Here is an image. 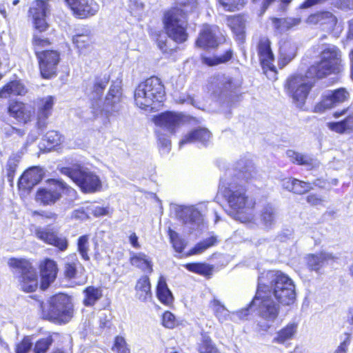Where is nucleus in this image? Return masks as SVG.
<instances>
[{"instance_id":"nucleus-1","label":"nucleus","mask_w":353,"mask_h":353,"mask_svg":"<svg viewBox=\"0 0 353 353\" xmlns=\"http://www.w3.org/2000/svg\"><path fill=\"white\" fill-rule=\"evenodd\" d=\"M296 298L293 280L280 271L269 270L261 274L258 288L252 303L258 306L259 316L269 327L277 319L280 305L290 306Z\"/></svg>"},{"instance_id":"nucleus-2","label":"nucleus","mask_w":353,"mask_h":353,"mask_svg":"<svg viewBox=\"0 0 353 353\" xmlns=\"http://www.w3.org/2000/svg\"><path fill=\"white\" fill-rule=\"evenodd\" d=\"M236 183L229 182L228 179H221L219 188L223 190L224 196L232 210V215L236 220L242 223H248L254 219L255 201L249 197L243 188H237Z\"/></svg>"},{"instance_id":"nucleus-3","label":"nucleus","mask_w":353,"mask_h":353,"mask_svg":"<svg viewBox=\"0 0 353 353\" xmlns=\"http://www.w3.org/2000/svg\"><path fill=\"white\" fill-rule=\"evenodd\" d=\"M165 95L161 79L152 77L140 83L134 90V102L137 107L145 110L159 108Z\"/></svg>"},{"instance_id":"nucleus-4","label":"nucleus","mask_w":353,"mask_h":353,"mask_svg":"<svg viewBox=\"0 0 353 353\" xmlns=\"http://www.w3.org/2000/svg\"><path fill=\"white\" fill-rule=\"evenodd\" d=\"M61 172L69 176L85 193H94L102 188L100 177L94 172L79 164L62 168Z\"/></svg>"},{"instance_id":"nucleus-5","label":"nucleus","mask_w":353,"mask_h":353,"mask_svg":"<svg viewBox=\"0 0 353 353\" xmlns=\"http://www.w3.org/2000/svg\"><path fill=\"white\" fill-rule=\"evenodd\" d=\"M341 51L335 46H326L321 53V61L308 69L310 75L323 78L331 73L338 72L342 61Z\"/></svg>"},{"instance_id":"nucleus-6","label":"nucleus","mask_w":353,"mask_h":353,"mask_svg":"<svg viewBox=\"0 0 353 353\" xmlns=\"http://www.w3.org/2000/svg\"><path fill=\"white\" fill-rule=\"evenodd\" d=\"M164 26L168 36L176 43H183L188 39L187 20L185 12L179 8L168 11L164 16Z\"/></svg>"},{"instance_id":"nucleus-7","label":"nucleus","mask_w":353,"mask_h":353,"mask_svg":"<svg viewBox=\"0 0 353 353\" xmlns=\"http://www.w3.org/2000/svg\"><path fill=\"white\" fill-rule=\"evenodd\" d=\"M314 75H310L308 70L305 75L297 74L290 77L286 83V90L293 103L301 107L313 86Z\"/></svg>"},{"instance_id":"nucleus-8","label":"nucleus","mask_w":353,"mask_h":353,"mask_svg":"<svg viewBox=\"0 0 353 353\" xmlns=\"http://www.w3.org/2000/svg\"><path fill=\"white\" fill-rule=\"evenodd\" d=\"M73 310L70 298L59 294L50 298L47 314H43L46 319L55 323H65L72 317Z\"/></svg>"},{"instance_id":"nucleus-9","label":"nucleus","mask_w":353,"mask_h":353,"mask_svg":"<svg viewBox=\"0 0 353 353\" xmlns=\"http://www.w3.org/2000/svg\"><path fill=\"white\" fill-rule=\"evenodd\" d=\"M50 183L51 187L49 189H41L37 192L36 196L37 201L45 205L54 203L60 199L61 192L67 194L72 200L77 198L76 190L63 181L51 179Z\"/></svg>"},{"instance_id":"nucleus-10","label":"nucleus","mask_w":353,"mask_h":353,"mask_svg":"<svg viewBox=\"0 0 353 353\" xmlns=\"http://www.w3.org/2000/svg\"><path fill=\"white\" fill-rule=\"evenodd\" d=\"M10 267L17 269L21 273L20 285L27 292L34 291L38 286V277L36 270L31 263L26 259H10L8 261Z\"/></svg>"},{"instance_id":"nucleus-11","label":"nucleus","mask_w":353,"mask_h":353,"mask_svg":"<svg viewBox=\"0 0 353 353\" xmlns=\"http://www.w3.org/2000/svg\"><path fill=\"white\" fill-rule=\"evenodd\" d=\"M221 40V34L216 26L204 24L199 31L195 44L202 49L214 48L219 46Z\"/></svg>"},{"instance_id":"nucleus-12","label":"nucleus","mask_w":353,"mask_h":353,"mask_svg":"<svg viewBox=\"0 0 353 353\" xmlns=\"http://www.w3.org/2000/svg\"><path fill=\"white\" fill-rule=\"evenodd\" d=\"M49 12L48 0H36L31 4L29 10L36 30L39 32L45 31L48 28L46 17Z\"/></svg>"},{"instance_id":"nucleus-13","label":"nucleus","mask_w":353,"mask_h":353,"mask_svg":"<svg viewBox=\"0 0 353 353\" xmlns=\"http://www.w3.org/2000/svg\"><path fill=\"white\" fill-rule=\"evenodd\" d=\"M39 60V68L43 78L50 79L56 73L57 65L59 62V54L54 50H44L37 55Z\"/></svg>"},{"instance_id":"nucleus-14","label":"nucleus","mask_w":353,"mask_h":353,"mask_svg":"<svg viewBox=\"0 0 353 353\" xmlns=\"http://www.w3.org/2000/svg\"><path fill=\"white\" fill-rule=\"evenodd\" d=\"M333 116L334 118L345 117L344 119L338 122H328L327 127L332 131L339 133H350L353 131V112L347 108L341 111H336Z\"/></svg>"},{"instance_id":"nucleus-15","label":"nucleus","mask_w":353,"mask_h":353,"mask_svg":"<svg viewBox=\"0 0 353 353\" xmlns=\"http://www.w3.org/2000/svg\"><path fill=\"white\" fill-rule=\"evenodd\" d=\"M74 14L81 19L94 15L99 10V4L94 0H65Z\"/></svg>"},{"instance_id":"nucleus-16","label":"nucleus","mask_w":353,"mask_h":353,"mask_svg":"<svg viewBox=\"0 0 353 353\" xmlns=\"http://www.w3.org/2000/svg\"><path fill=\"white\" fill-rule=\"evenodd\" d=\"M8 113L17 122L26 124L31 121L34 110L31 105L20 101H12L8 107Z\"/></svg>"},{"instance_id":"nucleus-17","label":"nucleus","mask_w":353,"mask_h":353,"mask_svg":"<svg viewBox=\"0 0 353 353\" xmlns=\"http://www.w3.org/2000/svg\"><path fill=\"white\" fill-rule=\"evenodd\" d=\"M54 99L52 96H47L39 99L37 102V127L43 130L47 127L48 119L51 115Z\"/></svg>"},{"instance_id":"nucleus-18","label":"nucleus","mask_w":353,"mask_h":353,"mask_svg":"<svg viewBox=\"0 0 353 353\" xmlns=\"http://www.w3.org/2000/svg\"><path fill=\"white\" fill-rule=\"evenodd\" d=\"M36 236L43 242L57 247L61 251H65L68 246L65 237L47 228H39L35 231Z\"/></svg>"},{"instance_id":"nucleus-19","label":"nucleus","mask_w":353,"mask_h":353,"mask_svg":"<svg viewBox=\"0 0 353 353\" xmlns=\"http://www.w3.org/2000/svg\"><path fill=\"white\" fill-rule=\"evenodd\" d=\"M210 307L220 321L227 320L228 317H230L232 321L246 319L250 314L248 307L230 314L228 310L216 299L210 301Z\"/></svg>"},{"instance_id":"nucleus-20","label":"nucleus","mask_w":353,"mask_h":353,"mask_svg":"<svg viewBox=\"0 0 353 353\" xmlns=\"http://www.w3.org/2000/svg\"><path fill=\"white\" fill-rule=\"evenodd\" d=\"M270 44V41L267 37L261 38L258 43V54L264 72L268 70L276 72V67L274 65V57Z\"/></svg>"},{"instance_id":"nucleus-21","label":"nucleus","mask_w":353,"mask_h":353,"mask_svg":"<svg viewBox=\"0 0 353 353\" xmlns=\"http://www.w3.org/2000/svg\"><path fill=\"white\" fill-rule=\"evenodd\" d=\"M176 216L184 224H189L190 230H194L202 222L201 214L194 206H179L176 210Z\"/></svg>"},{"instance_id":"nucleus-22","label":"nucleus","mask_w":353,"mask_h":353,"mask_svg":"<svg viewBox=\"0 0 353 353\" xmlns=\"http://www.w3.org/2000/svg\"><path fill=\"white\" fill-rule=\"evenodd\" d=\"M154 122L157 125L173 133L175 129L183 122V117L179 113L166 112L157 117Z\"/></svg>"},{"instance_id":"nucleus-23","label":"nucleus","mask_w":353,"mask_h":353,"mask_svg":"<svg viewBox=\"0 0 353 353\" xmlns=\"http://www.w3.org/2000/svg\"><path fill=\"white\" fill-rule=\"evenodd\" d=\"M41 288L46 290L54 281L57 276L58 268L55 261L46 259L41 263Z\"/></svg>"},{"instance_id":"nucleus-24","label":"nucleus","mask_w":353,"mask_h":353,"mask_svg":"<svg viewBox=\"0 0 353 353\" xmlns=\"http://www.w3.org/2000/svg\"><path fill=\"white\" fill-rule=\"evenodd\" d=\"M43 172L40 168H31L27 170L19 179V188L23 190H30L41 180Z\"/></svg>"},{"instance_id":"nucleus-25","label":"nucleus","mask_w":353,"mask_h":353,"mask_svg":"<svg viewBox=\"0 0 353 353\" xmlns=\"http://www.w3.org/2000/svg\"><path fill=\"white\" fill-rule=\"evenodd\" d=\"M256 175L255 169L251 165H248L243 168V170H239L233 177H230L231 173L230 172L221 179H228L229 182L236 183L237 187L242 188L245 183L252 182Z\"/></svg>"},{"instance_id":"nucleus-26","label":"nucleus","mask_w":353,"mask_h":353,"mask_svg":"<svg viewBox=\"0 0 353 353\" xmlns=\"http://www.w3.org/2000/svg\"><path fill=\"white\" fill-rule=\"evenodd\" d=\"M130 263L143 272H153V262L150 256L143 252H130Z\"/></svg>"},{"instance_id":"nucleus-27","label":"nucleus","mask_w":353,"mask_h":353,"mask_svg":"<svg viewBox=\"0 0 353 353\" xmlns=\"http://www.w3.org/2000/svg\"><path fill=\"white\" fill-rule=\"evenodd\" d=\"M286 155L292 163L304 165L308 169H312L313 168L318 167L319 165V162L317 159L312 156L292 150H288Z\"/></svg>"},{"instance_id":"nucleus-28","label":"nucleus","mask_w":353,"mask_h":353,"mask_svg":"<svg viewBox=\"0 0 353 353\" xmlns=\"http://www.w3.org/2000/svg\"><path fill=\"white\" fill-rule=\"evenodd\" d=\"M297 46L292 41H285L280 46L279 64L284 67L288 64L296 56Z\"/></svg>"},{"instance_id":"nucleus-29","label":"nucleus","mask_w":353,"mask_h":353,"mask_svg":"<svg viewBox=\"0 0 353 353\" xmlns=\"http://www.w3.org/2000/svg\"><path fill=\"white\" fill-rule=\"evenodd\" d=\"M278 217L276 208L272 204H267L263 207L260 212V222L267 230L273 228Z\"/></svg>"},{"instance_id":"nucleus-30","label":"nucleus","mask_w":353,"mask_h":353,"mask_svg":"<svg viewBox=\"0 0 353 353\" xmlns=\"http://www.w3.org/2000/svg\"><path fill=\"white\" fill-rule=\"evenodd\" d=\"M211 137V133L206 128H199L191 131L185 134L179 142V146L186 143H192L195 141H199L205 143L208 141Z\"/></svg>"},{"instance_id":"nucleus-31","label":"nucleus","mask_w":353,"mask_h":353,"mask_svg":"<svg viewBox=\"0 0 353 353\" xmlns=\"http://www.w3.org/2000/svg\"><path fill=\"white\" fill-rule=\"evenodd\" d=\"M136 297L141 301H147L152 297L151 284L147 275L141 276L135 285Z\"/></svg>"},{"instance_id":"nucleus-32","label":"nucleus","mask_w":353,"mask_h":353,"mask_svg":"<svg viewBox=\"0 0 353 353\" xmlns=\"http://www.w3.org/2000/svg\"><path fill=\"white\" fill-rule=\"evenodd\" d=\"M72 40L79 54H85L92 48V37L88 32L77 34L72 37Z\"/></svg>"},{"instance_id":"nucleus-33","label":"nucleus","mask_w":353,"mask_h":353,"mask_svg":"<svg viewBox=\"0 0 353 353\" xmlns=\"http://www.w3.org/2000/svg\"><path fill=\"white\" fill-rule=\"evenodd\" d=\"M336 259L332 254L321 252L316 254H310L307 257L308 266L313 270H319L329 261Z\"/></svg>"},{"instance_id":"nucleus-34","label":"nucleus","mask_w":353,"mask_h":353,"mask_svg":"<svg viewBox=\"0 0 353 353\" xmlns=\"http://www.w3.org/2000/svg\"><path fill=\"white\" fill-rule=\"evenodd\" d=\"M157 295L159 300L165 305H170L173 301V296L168 289L165 278L161 276L157 287Z\"/></svg>"},{"instance_id":"nucleus-35","label":"nucleus","mask_w":353,"mask_h":353,"mask_svg":"<svg viewBox=\"0 0 353 353\" xmlns=\"http://www.w3.org/2000/svg\"><path fill=\"white\" fill-rule=\"evenodd\" d=\"M26 92L27 90L22 83L19 81H13L6 84L0 90V97L7 98L10 94L23 95Z\"/></svg>"},{"instance_id":"nucleus-36","label":"nucleus","mask_w":353,"mask_h":353,"mask_svg":"<svg viewBox=\"0 0 353 353\" xmlns=\"http://www.w3.org/2000/svg\"><path fill=\"white\" fill-rule=\"evenodd\" d=\"M120 101V90L117 86L111 87L105 97L103 110L106 112L114 111L116 105Z\"/></svg>"},{"instance_id":"nucleus-37","label":"nucleus","mask_w":353,"mask_h":353,"mask_svg":"<svg viewBox=\"0 0 353 353\" xmlns=\"http://www.w3.org/2000/svg\"><path fill=\"white\" fill-rule=\"evenodd\" d=\"M83 304L85 306H92L103 296L102 290L99 287L88 286L83 290Z\"/></svg>"},{"instance_id":"nucleus-38","label":"nucleus","mask_w":353,"mask_h":353,"mask_svg":"<svg viewBox=\"0 0 353 353\" xmlns=\"http://www.w3.org/2000/svg\"><path fill=\"white\" fill-rule=\"evenodd\" d=\"M217 243L216 237L214 236H212L204 240L200 241L195 246L190 250L188 252L185 254L186 256L191 255L200 254L205 252L209 248L214 246Z\"/></svg>"},{"instance_id":"nucleus-39","label":"nucleus","mask_w":353,"mask_h":353,"mask_svg":"<svg viewBox=\"0 0 353 353\" xmlns=\"http://www.w3.org/2000/svg\"><path fill=\"white\" fill-rule=\"evenodd\" d=\"M312 22L319 23L321 24L327 23L330 26H334L336 23V18L330 12H322L312 15L309 18Z\"/></svg>"},{"instance_id":"nucleus-40","label":"nucleus","mask_w":353,"mask_h":353,"mask_svg":"<svg viewBox=\"0 0 353 353\" xmlns=\"http://www.w3.org/2000/svg\"><path fill=\"white\" fill-rule=\"evenodd\" d=\"M21 156L18 154H12L10 156L6 165L7 177L9 182L12 183L14 176V174L21 160Z\"/></svg>"},{"instance_id":"nucleus-41","label":"nucleus","mask_w":353,"mask_h":353,"mask_svg":"<svg viewBox=\"0 0 353 353\" xmlns=\"http://www.w3.org/2000/svg\"><path fill=\"white\" fill-rule=\"evenodd\" d=\"M232 57V51L230 49L226 50L225 53L222 56L207 57L202 56V62L209 66L216 65L223 63L231 59Z\"/></svg>"},{"instance_id":"nucleus-42","label":"nucleus","mask_w":353,"mask_h":353,"mask_svg":"<svg viewBox=\"0 0 353 353\" xmlns=\"http://www.w3.org/2000/svg\"><path fill=\"white\" fill-rule=\"evenodd\" d=\"M229 26L238 37V39L243 40L244 39L245 23L241 17H236L229 21Z\"/></svg>"},{"instance_id":"nucleus-43","label":"nucleus","mask_w":353,"mask_h":353,"mask_svg":"<svg viewBox=\"0 0 353 353\" xmlns=\"http://www.w3.org/2000/svg\"><path fill=\"white\" fill-rule=\"evenodd\" d=\"M108 81L109 79L106 77H100L95 79L92 91V97L93 99L101 97L104 89L107 86Z\"/></svg>"},{"instance_id":"nucleus-44","label":"nucleus","mask_w":353,"mask_h":353,"mask_svg":"<svg viewBox=\"0 0 353 353\" xmlns=\"http://www.w3.org/2000/svg\"><path fill=\"white\" fill-rule=\"evenodd\" d=\"M199 353H220L209 336H203L198 345Z\"/></svg>"},{"instance_id":"nucleus-45","label":"nucleus","mask_w":353,"mask_h":353,"mask_svg":"<svg viewBox=\"0 0 353 353\" xmlns=\"http://www.w3.org/2000/svg\"><path fill=\"white\" fill-rule=\"evenodd\" d=\"M77 249L82 259L85 261L90 260L88 255V251L90 250L89 235H83L78 239Z\"/></svg>"},{"instance_id":"nucleus-46","label":"nucleus","mask_w":353,"mask_h":353,"mask_svg":"<svg viewBox=\"0 0 353 353\" xmlns=\"http://www.w3.org/2000/svg\"><path fill=\"white\" fill-rule=\"evenodd\" d=\"M247 0H219L223 8L229 12H235L243 8Z\"/></svg>"},{"instance_id":"nucleus-47","label":"nucleus","mask_w":353,"mask_h":353,"mask_svg":"<svg viewBox=\"0 0 353 353\" xmlns=\"http://www.w3.org/2000/svg\"><path fill=\"white\" fill-rule=\"evenodd\" d=\"M184 266L188 270L203 276L210 275L212 271V268L205 263H187Z\"/></svg>"},{"instance_id":"nucleus-48","label":"nucleus","mask_w":353,"mask_h":353,"mask_svg":"<svg viewBox=\"0 0 353 353\" xmlns=\"http://www.w3.org/2000/svg\"><path fill=\"white\" fill-rule=\"evenodd\" d=\"M169 236L172 246L176 252L181 253L187 245V242L185 239H181L179 234L176 232L169 229Z\"/></svg>"},{"instance_id":"nucleus-49","label":"nucleus","mask_w":353,"mask_h":353,"mask_svg":"<svg viewBox=\"0 0 353 353\" xmlns=\"http://www.w3.org/2000/svg\"><path fill=\"white\" fill-rule=\"evenodd\" d=\"M32 45L34 46L36 55H38L45 50L43 49L50 46V41L42 35L35 33L33 36Z\"/></svg>"},{"instance_id":"nucleus-50","label":"nucleus","mask_w":353,"mask_h":353,"mask_svg":"<svg viewBox=\"0 0 353 353\" xmlns=\"http://www.w3.org/2000/svg\"><path fill=\"white\" fill-rule=\"evenodd\" d=\"M112 350L116 353H130V350L128 347L125 339L119 335L114 338Z\"/></svg>"},{"instance_id":"nucleus-51","label":"nucleus","mask_w":353,"mask_h":353,"mask_svg":"<svg viewBox=\"0 0 353 353\" xmlns=\"http://www.w3.org/2000/svg\"><path fill=\"white\" fill-rule=\"evenodd\" d=\"M336 105L332 95L325 97L314 108L316 112H322Z\"/></svg>"},{"instance_id":"nucleus-52","label":"nucleus","mask_w":353,"mask_h":353,"mask_svg":"<svg viewBox=\"0 0 353 353\" xmlns=\"http://www.w3.org/2000/svg\"><path fill=\"white\" fill-rule=\"evenodd\" d=\"M52 343L51 336L38 340L34 347V353H45Z\"/></svg>"},{"instance_id":"nucleus-53","label":"nucleus","mask_w":353,"mask_h":353,"mask_svg":"<svg viewBox=\"0 0 353 353\" xmlns=\"http://www.w3.org/2000/svg\"><path fill=\"white\" fill-rule=\"evenodd\" d=\"M31 340L25 336L19 343L16 345L15 353H28L32 347Z\"/></svg>"},{"instance_id":"nucleus-54","label":"nucleus","mask_w":353,"mask_h":353,"mask_svg":"<svg viewBox=\"0 0 353 353\" xmlns=\"http://www.w3.org/2000/svg\"><path fill=\"white\" fill-rule=\"evenodd\" d=\"M294 183L292 191L294 193L301 194L307 192L311 189V185L308 183L301 181L296 179H294Z\"/></svg>"},{"instance_id":"nucleus-55","label":"nucleus","mask_w":353,"mask_h":353,"mask_svg":"<svg viewBox=\"0 0 353 353\" xmlns=\"http://www.w3.org/2000/svg\"><path fill=\"white\" fill-rule=\"evenodd\" d=\"M336 105L343 103L349 98V92L345 88H339L336 90L332 94Z\"/></svg>"},{"instance_id":"nucleus-56","label":"nucleus","mask_w":353,"mask_h":353,"mask_svg":"<svg viewBox=\"0 0 353 353\" xmlns=\"http://www.w3.org/2000/svg\"><path fill=\"white\" fill-rule=\"evenodd\" d=\"M158 141L160 150L163 153H168L171 148V142L168 137L158 132Z\"/></svg>"},{"instance_id":"nucleus-57","label":"nucleus","mask_w":353,"mask_h":353,"mask_svg":"<svg viewBox=\"0 0 353 353\" xmlns=\"http://www.w3.org/2000/svg\"><path fill=\"white\" fill-rule=\"evenodd\" d=\"M87 210L88 212H89V216L92 214L96 217L106 215L108 214V210L107 208L96 206L92 204L87 205Z\"/></svg>"},{"instance_id":"nucleus-58","label":"nucleus","mask_w":353,"mask_h":353,"mask_svg":"<svg viewBox=\"0 0 353 353\" xmlns=\"http://www.w3.org/2000/svg\"><path fill=\"white\" fill-rule=\"evenodd\" d=\"M46 140L53 146L58 145L61 143V135L57 131H49L45 136Z\"/></svg>"},{"instance_id":"nucleus-59","label":"nucleus","mask_w":353,"mask_h":353,"mask_svg":"<svg viewBox=\"0 0 353 353\" xmlns=\"http://www.w3.org/2000/svg\"><path fill=\"white\" fill-rule=\"evenodd\" d=\"M163 325L165 328L173 329L176 324L174 316L170 312H165L162 318Z\"/></svg>"},{"instance_id":"nucleus-60","label":"nucleus","mask_w":353,"mask_h":353,"mask_svg":"<svg viewBox=\"0 0 353 353\" xmlns=\"http://www.w3.org/2000/svg\"><path fill=\"white\" fill-rule=\"evenodd\" d=\"M3 132L7 137L17 135L19 137H22L25 134V131L22 129L17 128L15 127L8 125L3 128Z\"/></svg>"},{"instance_id":"nucleus-61","label":"nucleus","mask_w":353,"mask_h":353,"mask_svg":"<svg viewBox=\"0 0 353 353\" xmlns=\"http://www.w3.org/2000/svg\"><path fill=\"white\" fill-rule=\"evenodd\" d=\"M10 69L8 54L2 48H0V70H8Z\"/></svg>"},{"instance_id":"nucleus-62","label":"nucleus","mask_w":353,"mask_h":353,"mask_svg":"<svg viewBox=\"0 0 353 353\" xmlns=\"http://www.w3.org/2000/svg\"><path fill=\"white\" fill-rule=\"evenodd\" d=\"M72 217L76 219L84 220L89 217V212L86 207H81L72 212Z\"/></svg>"},{"instance_id":"nucleus-63","label":"nucleus","mask_w":353,"mask_h":353,"mask_svg":"<svg viewBox=\"0 0 353 353\" xmlns=\"http://www.w3.org/2000/svg\"><path fill=\"white\" fill-rule=\"evenodd\" d=\"M221 88L224 90H230L236 87L233 83L232 79L230 77H222L220 79Z\"/></svg>"},{"instance_id":"nucleus-64","label":"nucleus","mask_w":353,"mask_h":353,"mask_svg":"<svg viewBox=\"0 0 353 353\" xmlns=\"http://www.w3.org/2000/svg\"><path fill=\"white\" fill-rule=\"evenodd\" d=\"M129 7L131 13L135 16L139 15L143 9V3L138 0L132 1Z\"/></svg>"}]
</instances>
